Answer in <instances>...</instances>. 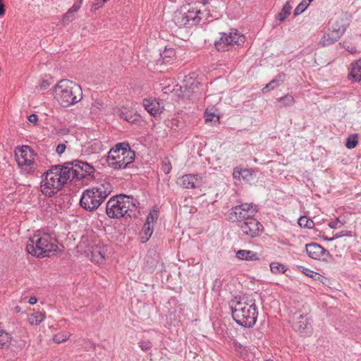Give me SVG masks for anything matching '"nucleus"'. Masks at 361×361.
<instances>
[{
	"instance_id": "f257e3e1",
	"label": "nucleus",
	"mask_w": 361,
	"mask_h": 361,
	"mask_svg": "<svg viewBox=\"0 0 361 361\" xmlns=\"http://www.w3.org/2000/svg\"><path fill=\"white\" fill-rule=\"evenodd\" d=\"M94 172L95 169L92 164L79 159L51 166L43 175L41 190L46 196L52 197L68 181H82L87 177H92Z\"/></svg>"
},
{
	"instance_id": "f03ea898",
	"label": "nucleus",
	"mask_w": 361,
	"mask_h": 361,
	"mask_svg": "<svg viewBox=\"0 0 361 361\" xmlns=\"http://www.w3.org/2000/svg\"><path fill=\"white\" fill-rule=\"evenodd\" d=\"M139 202L133 197L119 195L112 197L106 205V212L111 219H118L126 215L135 216V212L137 209Z\"/></svg>"
},
{
	"instance_id": "7ed1b4c3",
	"label": "nucleus",
	"mask_w": 361,
	"mask_h": 361,
	"mask_svg": "<svg viewBox=\"0 0 361 361\" xmlns=\"http://www.w3.org/2000/svg\"><path fill=\"white\" fill-rule=\"evenodd\" d=\"M231 310L232 317L238 325L250 328L255 324L258 311L254 300L233 301Z\"/></svg>"
},
{
	"instance_id": "20e7f679",
	"label": "nucleus",
	"mask_w": 361,
	"mask_h": 361,
	"mask_svg": "<svg viewBox=\"0 0 361 361\" xmlns=\"http://www.w3.org/2000/svg\"><path fill=\"white\" fill-rule=\"evenodd\" d=\"M111 191L112 185L110 183L107 181L100 183L82 192L80 200V205L87 211H94L101 205Z\"/></svg>"
},
{
	"instance_id": "39448f33",
	"label": "nucleus",
	"mask_w": 361,
	"mask_h": 361,
	"mask_svg": "<svg viewBox=\"0 0 361 361\" xmlns=\"http://www.w3.org/2000/svg\"><path fill=\"white\" fill-rule=\"evenodd\" d=\"M54 94L63 107L78 103L82 97L81 87L69 80H61L54 87Z\"/></svg>"
},
{
	"instance_id": "423d86ee",
	"label": "nucleus",
	"mask_w": 361,
	"mask_h": 361,
	"mask_svg": "<svg viewBox=\"0 0 361 361\" xmlns=\"http://www.w3.org/2000/svg\"><path fill=\"white\" fill-rule=\"evenodd\" d=\"M135 153L126 142L118 143L108 153L106 162L115 169H126L135 160Z\"/></svg>"
},
{
	"instance_id": "0eeeda50",
	"label": "nucleus",
	"mask_w": 361,
	"mask_h": 361,
	"mask_svg": "<svg viewBox=\"0 0 361 361\" xmlns=\"http://www.w3.org/2000/svg\"><path fill=\"white\" fill-rule=\"evenodd\" d=\"M57 248L56 240L47 234L41 236L35 235L26 245L27 252L37 257L48 255L50 252H55Z\"/></svg>"
},
{
	"instance_id": "6e6552de",
	"label": "nucleus",
	"mask_w": 361,
	"mask_h": 361,
	"mask_svg": "<svg viewBox=\"0 0 361 361\" xmlns=\"http://www.w3.org/2000/svg\"><path fill=\"white\" fill-rule=\"evenodd\" d=\"M219 39L214 42L215 48L219 51H226L232 49H235L238 46L244 44L245 38L237 30L229 32H220Z\"/></svg>"
},
{
	"instance_id": "1a4fd4ad",
	"label": "nucleus",
	"mask_w": 361,
	"mask_h": 361,
	"mask_svg": "<svg viewBox=\"0 0 361 361\" xmlns=\"http://www.w3.org/2000/svg\"><path fill=\"white\" fill-rule=\"evenodd\" d=\"M292 327L302 336L311 334L312 319L307 309L299 310L291 316Z\"/></svg>"
},
{
	"instance_id": "9d476101",
	"label": "nucleus",
	"mask_w": 361,
	"mask_h": 361,
	"mask_svg": "<svg viewBox=\"0 0 361 361\" xmlns=\"http://www.w3.org/2000/svg\"><path fill=\"white\" fill-rule=\"evenodd\" d=\"M200 10H190L186 8H180L176 10L173 16V21L179 27H192L199 24L202 20L200 16Z\"/></svg>"
},
{
	"instance_id": "9b49d317",
	"label": "nucleus",
	"mask_w": 361,
	"mask_h": 361,
	"mask_svg": "<svg viewBox=\"0 0 361 361\" xmlns=\"http://www.w3.org/2000/svg\"><path fill=\"white\" fill-rule=\"evenodd\" d=\"M257 212L255 206L253 204L244 203L232 207L228 213L230 221L243 222L251 217H253Z\"/></svg>"
},
{
	"instance_id": "f8f14e48",
	"label": "nucleus",
	"mask_w": 361,
	"mask_h": 361,
	"mask_svg": "<svg viewBox=\"0 0 361 361\" xmlns=\"http://www.w3.org/2000/svg\"><path fill=\"white\" fill-rule=\"evenodd\" d=\"M35 156L34 151L29 146L24 145L17 147L15 151L16 160L19 167H27L30 170L35 169L33 157Z\"/></svg>"
},
{
	"instance_id": "ddd939ff",
	"label": "nucleus",
	"mask_w": 361,
	"mask_h": 361,
	"mask_svg": "<svg viewBox=\"0 0 361 361\" xmlns=\"http://www.w3.org/2000/svg\"><path fill=\"white\" fill-rule=\"evenodd\" d=\"M240 228L244 235L255 238L259 235L264 227L259 221L251 217L241 222Z\"/></svg>"
},
{
	"instance_id": "4468645a",
	"label": "nucleus",
	"mask_w": 361,
	"mask_h": 361,
	"mask_svg": "<svg viewBox=\"0 0 361 361\" xmlns=\"http://www.w3.org/2000/svg\"><path fill=\"white\" fill-rule=\"evenodd\" d=\"M305 250L308 256L314 259L327 261L331 257L329 252L316 243L307 244Z\"/></svg>"
},
{
	"instance_id": "2eb2a0df",
	"label": "nucleus",
	"mask_w": 361,
	"mask_h": 361,
	"mask_svg": "<svg viewBox=\"0 0 361 361\" xmlns=\"http://www.w3.org/2000/svg\"><path fill=\"white\" fill-rule=\"evenodd\" d=\"M158 218V211L154 208L149 214L146 222L143 225L142 229L140 233V241L142 243H146L151 237L153 233V227L151 224Z\"/></svg>"
},
{
	"instance_id": "dca6fc26",
	"label": "nucleus",
	"mask_w": 361,
	"mask_h": 361,
	"mask_svg": "<svg viewBox=\"0 0 361 361\" xmlns=\"http://www.w3.org/2000/svg\"><path fill=\"white\" fill-rule=\"evenodd\" d=\"M348 18L343 15H336L329 23V30L341 37L348 26Z\"/></svg>"
},
{
	"instance_id": "f3484780",
	"label": "nucleus",
	"mask_w": 361,
	"mask_h": 361,
	"mask_svg": "<svg viewBox=\"0 0 361 361\" xmlns=\"http://www.w3.org/2000/svg\"><path fill=\"white\" fill-rule=\"evenodd\" d=\"M177 183L186 189H194L202 185V180L198 174H185L178 179Z\"/></svg>"
},
{
	"instance_id": "a211bd4d",
	"label": "nucleus",
	"mask_w": 361,
	"mask_h": 361,
	"mask_svg": "<svg viewBox=\"0 0 361 361\" xmlns=\"http://www.w3.org/2000/svg\"><path fill=\"white\" fill-rule=\"evenodd\" d=\"M175 51L172 48H167L164 46L163 52L159 53V66L163 67L169 64H172L174 60Z\"/></svg>"
},
{
	"instance_id": "6ab92c4d",
	"label": "nucleus",
	"mask_w": 361,
	"mask_h": 361,
	"mask_svg": "<svg viewBox=\"0 0 361 361\" xmlns=\"http://www.w3.org/2000/svg\"><path fill=\"white\" fill-rule=\"evenodd\" d=\"M107 252V247L104 245H97L92 248L91 259L97 264H102Z\"/></svg>"
},
{
	"instance_id": "aec40b11",
	"label": "nucleus",
	"mask_w": 361,
	"mask_h": 361,
	"mask_svg": "<svg viewBox=\"0 0 361 361\" xmlns=\"http://www.w3.org/2000/svg\"><path fill=\"white\" fill-rule=\"evenodd\" d=\"M143 106L146 111L156 118L158 115V99L157 98H145Z\"/></svg>"
},
{
	"instance_id": "412c9836",
	"label": "nucleus",
	"mask_w": 361,
	"mask_h": 361,
	"mask_svg": "<svg viewBox=\"0 0 361 361\" xmlns=\"http://www.w3.org/2000/svg\"><path fill=\"white\" fill-rule=\"evenodd\" d=\"M348 78L354 82H360L361 80V59L351 63Z\"/></svg>"
},
{
	"instance_id": "4be33fe9",
	"label": "nucleus",
	"mask_w": 361,
	"mask_h": 361,
	"mask_svg": "<svg viewBox=\"0 0 361 361\" xmlns=\"http://www.w3.org/2000/svg\"><path fill=\"white\" fill-rule=\"evenodd\" d=\"M298 269L303 273L305 275L313 279L314 281H320L323 284H325V281H327V279L320 274L315 272L308 268H306L303 266H298Z\"/></svg>"
},
{
	"instance_id": "5701e85b",
	"label": "nucleus",
	"mask_w": 361,
	"mask_h": 361,
	"mask_svg": "<svg viewBox=\"0 0 361 361\" xmlns=\"http://www.w3.org/2000/svg\"><path fill=\"white\" fill-rule=\"evenodd\" d=\"M235 256L238 259L247 261H256L259 258L257 252L247 250H240L236 252Z\"/></svg>"
},
{
	"instance_id": "b1692460",
	"label": "nucleus",
	"mask_w": 361,
	"mask_h": 361,
	"mask_svg": "<svg viewBox=\"0 0 361 361\" xmlns=\"http://www.w3.org/2000/svg\"><path fill=\"white\" fill-rule=\"evenodd\" d=\"M341 37L334 32H331V33L324 34L322 37L319 44L322 47L329 46L334 42H336Z\"/></svg>"
},
{
	"instance_id": "393cba45",
	"label": "nucleus",
	"mask_w": 361,
	"mask_h": 361,
	"mask_svg": "<svg viewBox=\"0 0 361 361\" xmlns=\"http://www.w3.org/2000/svg\"><path fill=\"white\" fill-rule=\"evenodd\" d=\"M164 124L170 129L183 128L185 126V122L179 117L172 118L164 121Z\"/></svg>"
},
{
	"instance_id": "a878e982",
	"label": "nucleus",
	"mask_w": 361,
	"mask_h": 361,
	"mask_svg": "<svg viewBox=\"0 0 361 361\" xmlns=\"http://www.w3.org/2000/svg\"><path fill=\"white\" fill-rule=\"evenodd\" d=\"M175 86L174 82L171 80L159 83V88L161 89L162 94L172 93L175 90Z\"/></svg>"
},
{
	"instance_id": "bb28decb",
	"label": "nucleus",
	"mask_w": 361,
	"mask_h": 361,
	"mask_svg": "<svg viewBox=\"0 0 361 361\" xmlns=\"http://www.w3.org/2000/svg\"><path fill=\"white\" fill-rule=\"evenodd\" d=\"M44 319V315L40 312H35L28 316V322L31 325H38Z\"/></svg>"
},
{
	"instance_id": "cd10ccee",
	"label": "nucleus",
	"mask_w": 361,
	"mask_h": 361,
	"mask_svg": "<svg viewBox=\"0 0 361 361\" xmlns=\"http://www.w3.org/2000/svg\"><path fill=\"white\" fill-rule=\"evenodd\" d=\"M11 334L0 327V347H8L11 343Z\"/></svg>"
},
{
	"instance_id": "c85d7f7f",
	"label": "nucleus",
	"mask_w": 361,
	"mask_h": 361,
	"mask_svg": "<svg viewBox=\"0 0 361 361\" xmlns=\"http://www.w3.org/2000/svg\"><path fill=\"white\" fill-rule=\"evenodd\" d=\"M292 9L289 2H286L283 6L280 13L276 16V19L279 21H283L290 14Z\"/></svg>"
},
{
	"instance_id": "c756f323",
	"label": "nucleus",
	"mask_w": 361,
	"mask_h": 361,
	"mask_svg": "<svg viewBox=\"0 0 361 361\" xmlns=\"http://www.w3.org/2000/svg\"><path fill=\"white\" fill-rule=\"evenodd\" d=\"M270 269L274 274H283L287 270L283 264L275 262L270 264Z\"/></svg>"
},
{
	"instance_id": "7c9ffc66",
	"label": "nucleus",
	"mask_w": 361,
	"mask_h": 361,
	"mask_svg": "<svg viewBox=\"0 0 361 361\" xmlns=\"http://www.w3.org/2000/svg\"><path fill=\"white\" fill-rule=\"evenodd\" d=\"M280 106H289L295 103V99L291 94H286L279 99Z\"/></svg>"
},
{
	"instance_id": "2f4dec72",
	"label": "nucleus",
	"mask_w": 361,
	"mask_h": 361,
	"mask_svg": "<svg viewBox=\"0 0 361 361\" xmlns=\"http://www.w3.org/2000/svg\"><path fill=\"white\" fill-rule=\"evenodd\" d=\"M357 135H350L347 139L345 142V147L348 149H353L357 145Z\"/></svg>"
},
{
	"instance_id": "473e14b6",
	"label": "nucleus",
	"mask_w": 361,
	"mask_h": 361,
	"mask_svg": "<svg viewBox=\"0 0 361 361\" xmlns=\"http://www.w3.org/2000/svg\"><path fill=\"white\" fill-rule=\"evenodd\" d=\"M298 224L301 227L311 228L314 226V222L310 219L307 218L306 216H300L298 219Z\"/></svg>"
},
{
	"instance_id": "72a5a7b5",
	"label": "nucleus",
	"mask_w": 361,
	"mask_h": 361,
	"mask_svg": "<svg viewBox=\"0 0 361 361\" xmlns=\"http://www.w3.org/2000/svg\"><path fill=\"white\" fill-rule=\"evenodd\" d=\"M310 3L307 0H302L295 8L294 16H296L301 14L307 9Z\"/></svg>"
},
{
	"instance_id": "f704fd0d",
	"label": "nucleus",
	"mask_w": 361,
	"mask_h": 361,
	"mask_svg": "<svg viewBox=\"0 0 361 361\" xmlns=\"http://www.w3.org/2000/svg\"><path fill=\"white\" fill-rule=\"evenodd\" d=\"M241 178L246 182L252 181L254 178L253 171L247 169H242Z\"/></svg>"
},
{
	"instance_id": "c9c22d12",
	"label": "nucleus",
	"mask_w": 361,
	"mask_h": 361,
	"mask_svg": "<svg viewBox=\"0 0 361 361\" xmlns=\"http://www.w3.org/2000/svg\"><path fill=\"white\" fill-rule=\"evenodd\" d=\"M70 335L67 333L58 334L54 336L53 341L56 343H61L68 339Z\"/></svg>"
},
{
	"instance_id": "e433bc0d",
	"label": "nucleus",
	"mask_w": 361,
	"mask_h": 361,
	"mask_svg": "<svg viewBox=\"0 0 361 361\" xmlns=\"http://www.w3.org/2000/svg\"><path fill=\"white\" fill-rule=\"evenodd\" d=\"M162 166H161V169L162 171L166 173V174H168L170 173V171H171V169H172V166H171V164L169 159L168 157H165L163 160H162Z\"/></svg>"
},
{
	"instance_id": "4c0bfd02",
	"label": "nucleus",
	"mask_w": 361,
	"mask_h": 361,
	"mask_svg": "<svg viewBox=\"0 0 361 361\" xmlns=\"http://www.w3.org/2000/svg\"><path fill=\"white\" fill-rule=\"evenodd\" d=\"M343 236H352V232L350 231H342L336 235H334L332 238H329V240H334L335 239H337L338 238H341Z\"/></svg>"
},
{
	"instance_id": "58836bf2",
	"label": "nucleus",
	"mask_w": 361,
	"mask_h": 361,
	"mask_svg": "<svg viewBox=\"0 0 361 361\" xmlns=\"http://www.w3.org/2000/svg\"><path fill=\"white\" fill-rule=\"evenodd\" d=\"M74 13H72L69 10L63 16V23L64 24L68 23L73 20Z\"/></svg>"
},
{
	"instance_id": "ea45409f",
	"label": "nucleus",
	"mask_w": 361,
	"mask_h": 361,
	"mask_svg": "<svg viewBox=\"0 0 361 361\" xmlns=\"http://www.w3.org/2000/svg\"><path fill=\"white\" fill-rule=\"evenodd\" d=\"M204 118L206 122L212 121L214 118H216L217 121L219 119V116H216L214 114H209L207 111L204 114Z\"/></svg>"
},
{
	"instance_id": "a19ab883",
	"label": "nucleus",
	"mask_w": 361,
	"mask_h": 361,
	"mask_svg": "<svg viewBox=\"0 0 361 361\" xmlns=\"http://www.w3.org/2000/svg\"><path fill=\"white\" fill-rule=\"evenodd\" d=\"M342 225L343 224L338 219H336L335 221H330L329 224V227L331 228H337L341 227Z\"/></svg>"
},
{
	"instance_id": "79ce46f5",
	"label": "nucleus",
	"mask_w": 361,
	"mask_h": 361,
	"mask_svg": "<svg viewBox=\"0 0 361 361\" xmlns=\"http://www.w3.org/2000/svg\"><path fill=\"white\" fill-rule=\"evenodd\" d=\"M242 169L236 167L233 169V176L234 179H240L241 178Z\"/></svg>"
},
{
	"instance_id": "37998d69",
	"label": "nucleus",
	"mask_w": 361,
	"mask_h": 361,
	"mask_svg": "<svg viewBox=\"0 0 361 361\" xmlns=\"http://www.w3.org/2000/svg\"><path fill=\"white\" fill-rule=\"evenodd\" d=\"M80 6H81V3L80 2H75L73 4V5L72 6V7L69 9V11L72 13L75 14L80 9Z\"/></svg>"
},
{
	"instance_id": "c03bdc74",
	"label": "nucleus",
	"mask_w": 361,
	"mask_h": 361,
	"mask_svg": "<svg viewBox=\"0 0 361 361\" xmlns=\"http://www.w3.org/2000/svg\"><path fill=\"white\" fill-rule=\"evenodd\" d=\"M66 148V147L65 144L60 143L57 145V147L56 148V152L57 154H61L62 153H63L65 152Z\"/></svg>"
},
{
	"instance_id": "a18cd8bd",
	"label": "nucleus",
	"mask_w": 361,
	"mask_h": 361,
	"mask_svg": "<svg viewBox=\"0 0 361 361\" xmlns=\"http://www.w3.org/2000/svg\"><path fill=\"white\" fill-rule=\"evenodd\" d=\"M28 121L32 123H37L38 121V116L37 114H31L28 116Z\"/></svg>"
},
{
	"instance_id": "49530a36",
	"label": "nucleus",
	"mask_w": 361,
	"mask_h": 361,
	"mask_svg": "<svg viewBox=\"0 0 361 361\" xmlns=\"http://www.w3.org/2000/svg\"><path fill=\"white\" fill-rule=\"evenodd\" d=\"M286 78V74L283 73H279L275 79L278 81V82L280 84L281 82H283L284 79Z\"/></svg>"
},
{
	"instance_id": "de8ad7c7",
	"label": "nucleus",
	"mask_w": 361,
	"mask_h": 361,
	"mask_svg": "<svg viewBox=\"0 0 361 361\" xmlns=\"http://www.w3.org/2000/svg\"><path fill=\"white\" fill-rule=\"evenodd\" d=\"M49 82L46 80H44L41 82L40 83V89L41 90H46L49 86Z\"/></svg>"
},
{
	"instance_id": "09e8293b",
	"label": "nucleus",
	"mask_w": 361,
	"mask_h": 361,
	"mask_svg": "<svg viewBox=\"0 0 361 361\" xmlns=\"http://www.w3.org/2000/svg\"><path fill=\"white\" fill-rule=\"evenodd\" d=\"M222 286V283H221V281H220V279H215V281H214V286H213V290H214V288L216 287L218 289H219Z\"/></svg>"
},
{
	"instance_id": "8fccbe9b",
	"label": "nucleus",
	"mask_w": 361,
	"mask_h": 361,
	"mask_svg": "<svg viewBox=\"0 0 361 361\" xmlns=\"http://www.w3.org/2000/svg\"><path fill=\"white\" fill-rule=\"evenodd\" d=\"M275 88V85H269V82L262 89L263 93L267 92L270 90H274Z\"/></svg>"
},
{
	"instance_id": "3c124183",
	"label": "nucleus",
	"mask_w": 361,
	"mask_h": 361,
	"mask_svg": "<svg viewBox=\"0 0 361 361\" xmlns=\"http://www.w3.org/2000/svg\"><path fill=\"white\" fill-rule=\"evenodd\" d=\"M5 13V6L2 1V0H0V17L4 16Z\"/></svg>"
},
{
	"instance_id": "603ef678",
	"label": "nucleus",
	"mask_w": 361,
	"mask_h": 361,
	"mask_svg": "<svg viewBox=\"0 0 361 361\" xmlns=\"http://www.w3.org/2000/svg\"><path fill=\"white\" fill-rule=\"evenodd\" d=\"M140 348H142V350H146L149 348V343L147 342H141Z\"/></svg>"
},
{
	"instance_id": "864d4df0",
	"label": "nucleus",
	"mask_w": 361,
	"mask_h": 361,
	"mask_svg": "<svg viewBox=\"0 0 361 361\" xmlns=\"http://www.w3.org/2000/svg\"><path fill=\"white\" fill-rule=\"evenodd\" d=\"M279 85L280 84L278 82V81L275 78L269 82V85H275V87H276Z\"/></svg>"
},
{
	"instance_id": "5fc2aeb1",
	"label": "nucleus",
	"mask_w": 361,
	"mask_h": 361,
	"mask_svg": "<svg viewBox=\"0 0 361 361\" xmlns=\"http://www.w3.org/2000/svg\"><path fill=\"white\" fill-rule=\"evenodd\" d=\"M29 303L30 305H35L36 304V302H37V299L35 298V297H31L30 299H29Z\"/></svg>"
},
{
	"instance_id": "6e6d98bb",
	"label": "nucleus",
	"mask_w": 361,
	"mask_h": 361,
	"mask_svg": "<svg viewBox=\"0 0 361 361\" xmlns=\"http://www.w3.org/2000/svg\"><path fill=\"white\" fill-rule=\"evenodd\" d=\"M344 48L346 50H348L349 52H350V53H353L354 51H355V48L350 49L349 47H345V46H344Z\"/></svg>"
},
{
	"instance_id": "4d7b16f0",
	"label": "nucleus",
	"mask_w": 361,
	"mask_h": 361,
	"mask_svg": "<svg viewBox=\"0 0 361 361\" xmlns=\"http://www.w3.org/2000/svg\"><path fill=\"white\" fill-rule=\"evenodd\" d=\"M166 70L163 68L162 69L159 70V72H164Z\"/></svg>"
},
{
	"instance_id": "13d9d810",
	"label": "nucleus",
	"mask_w": 361,
	"mask_h": 361,
	"mask_svg": "<svg viewBox=\"0 0 361 361\" xmlns=\"http://www.w3.org/2000/svg\"><path fill=\"white\" fill-rule=\"evenodd\" d=\"M329 238H327V237H326V238H324V240L330 241V240H329Z\"/></svg>"
},
{
	"instance_id": "bf43d9fd",
	"label": "nucleus",
	"mask_w": 361,
	"mask_h": 361,
	"mask_svg": "<svg viewBox=\"0 0 361 361\" xmlns=\"http://www.w3.org/2000/svg\"><path fill=\"white\" fill-rule=\"evenodd\" d=\"M310 4L313 1V0H307Z\"/></svg>"
},
{
	"instance_id": "052dcab7",
	"label": "nucleus",
	"mask_w": 361,
	"mask_h": 361,
	"mask_svg": "<svg viewBox=\"0 0 361 361\" xmlns=\"http://www.w3.org/2000/svg\"><path fill=\"white\" fill-rule=\"evenodd\" d=\"M204 1V3L206 4L207 3V1H206V0H203Z\"/></svg>"
}]
</instances>
